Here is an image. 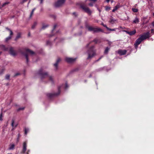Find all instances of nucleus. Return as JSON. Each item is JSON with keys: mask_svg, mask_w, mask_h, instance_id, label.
Instances as JSON below:
<instances>
[{"mask_svg": "<svg viewBox=\"0 0 154 154\" xmlns=\"http://www.w3.org/2000/svg\"><path fill=\"white\" fill-rule=\"evenodd\" d=\"M11 38V36H9L7 38H6L5 39V41L7 42L8 41H9V40H10Z\"/></svg>", "mask_w": 154, "mask_h": 154, "instance_id": "nucleus-25", "label": "nucleus"}, {"mask_svg": "<svg viewBox=\"0 0 154 154\" xmlns=\"http://www.w3.org/2000/svg\"><path fill=\"white\" fill-rule=\"evenodd\" d=\"M109 48H110L108 47H106L105 50V51H104V53L106 54H107L108 51L109 49Z\"/></svg>", "mask_w": 154, "mask_h": 154, "instance_id": "nucleus-21", "label": "nucleus"}, {"mask_svg": "<svg viewBox=\"0 0 154 154\" xmlns=\"http://www.w3.org/2000/svg\"><path fill=\"white\" fill-rule=\"evenodd\" d=\"M105 9L106 11L109 10L110 9V8L108 6H106L105 8Z\"/></svg>", "mask_w": 154, "mask_h": 154, "instance_id": "nucleus-35", "label": "nucleus"}, {"mask_svg": "<svg viewBox=\"0 0 154 154\" xmlns=\"http://www.w3.org/2000/svg\"><path fill=\"white\" fill-rule=\"evenodd\" d=\"M76 58H72L66 57L65 59V61L69 63H72L74 62L76 60Z\"/></svg>", "mask_w": 154, "mask_h": 154, "instance_id": "nucleus-9", "label": "nucleus"}, {"mask_svg": "<svg viewBox=\"0 0 154 154\" xmlns=\"http://www.w3.org/2000/svg\"><path fill=\"white\" fill-rule=\"evenodd\" d=\"M111 3H112L113 2V0H111Z\"/></svg>", "mask_w": 154, "mask_h": 154, "instance_id": "nucleus-50", "label": "nucleus"}, {"mask_svg": "<svg viewBox=\"0 0 154 154\" xmlns=\"http://www.w3.org/2000/svg\"><path fill=\"white\" fill-rule=\"evenodd\" d=\"M20 37H21V33H18L17 34L15 38V40H17V39H18V38H20Z\"/></svg>", "mask_w": 154, "mask_h": 154, "instance_id": "nucleus-20", "label": "nucleus"}, {"mask_svg": "<svg viewBox=\"0 0 154 154\" xmlns=\"http://www.w3.org/2000/svg\"><path fill=\"white\" fill-rule=\"evenodd\" d=\"M86 27L88 29V30L90 31H93L94 32H103L102 30L99 28L94 27L88 25H86Z\"/></svg>", "mask_w": 154, "mask_h": 154, "instance_id": "nucleus-6", "label": "nucleus"}, {"mask_svg": "<svg viewBox=\"0 0 154 154\" xmlns=\"http://www.w3.org/2000/svg\"><path fill=\"white\" fill-rule=\"evenodd\" d=\"M56 26H57V25H55L54 26V29H53L52 30V32H53V31H54V29H55L56 28Z\"/></svg>", "mask_w": 154, "mask_h": 154, "instance_id": "nucleus-40", "label": "nucleus"}, {"mask_svg": "<svg viewBox=\"0 0 154 154\" xmlns=\"http://www.w3.org/2000/svg\"><path fill=\"white\" fill-rule=\"evenodd\" d=\"M81 7L85 12L87 13L89 15H91L92 12L88 7H87L84 5H81Z\"/></svg>", "mask_w": 154, "mask_h": 154, "instance_id": "nucleus-7", "label": "nucleus"}, {"mask_svg": "<svg viewBox=\"0 0 154 154\" xmlns=\"http://www.w3.org/2000/svg\"><path fill=\"white\" fill-rule=\"evenodd\" d=\"M27 1V0H23L22 1V3H23L26 2Z\"/></svg>", "mask_w": 154, "mask_h": 154, "instance_id": "nucleus-44", "label": "nucleus"}, {"mask_svg": "<svg viewBox=\"0 0 154 154\" xmlns=\"http://www.w3.org/2000/svg\"><path fill=\"white\" fill-rule=\"evenodd\" d=\"M153 31V29H151V32H152Z\"/></svg>", "mask_w": 154, "mask_h": 154, "instance_id": "nucleus-48", "label": "nucleus"}, {"mask_svg": "<svg viewBox=\"0 0 154 154\" xmlns=\"http://www.w3.org/2000/svg\"><path fill=\"white\" fill-rule=\"evenodd\" d=\"M17 124L15 123L14 122V119H12L11 120V126L12 127V131H13L15 128L17 127Z\"/></svg>", "mask_w": 154, "mask_h": 154, "instance_id": "nucleus-11", "label": "nucleus"}, {"mask_svg": "<svg viewBox=\"0 0 154 154\" xmlns=\"http://www.w3.org/2000/svg\"><path fill=\"white\" fill-rule=\"evenodd\" d=\"M68 87V85L66 83L65 85H62L61 86H59L58 88V92L57 93H48L47 94V96L51 98L54 97L58 96L60 93V89L62 88H63L65 89Z\"/></svg>", "mask_w": 154, "mask_h": 154, "instance_id": "nucleus-3", "label": "nucleus"}, {"mask_svg": "<svg viewBox=\"0 0 154 154\" xmlns=\"http://www.w3.org/2000/svg\"><path fill=\"white\" fill-rule=\"evenodd\" d=\"M118 8V7L117 6H116L112 10V12H115L116 10Z\"/></svg>", "mask_w": 154, "mask_h": 154, "instance_id": "nucleus-28", "label": "nucleus"}, {"mask_svg": "<svg viewBox=\"0 0 154 154\" xmlns=\"http://www.w3.org/2000/svg\"><path fill=\"white\" fill-rule=\"evenodd\" d=\"M61 60L60 58H58L56 61V63L54 64V69L56 70L58 69V65L59 62Z\"/></svg>", "mask_w": 154, "mask_h": 154, "instance_id": "nucleus-12", "label": "nucleus"}, {"mask_svg": "<svg viewBox=\"0 0 154 154\" xmlns=\"http://www.w3.org/2000/svg\"><path fill=\"white\" fill-rule=\"evenodd\" d=\"M116 21V20L114 19L112 17L110 18L109 21V22L112 24L114 23Z\"/></svg>", "mask_w": 154, "mask_h": 154, "instance_id": "nucleus-18", "label": "nucleus"}, {"mask_svg": "<svg viewBox=\"0 0 154 154\" xmlns=\"http://www.w3.org/2000/svg\"><path fill=\"white\" fill-rule=\"evenodd\" d=\"M46 44L47 45H51V42L49 41H48L47 42Z\"/></svg>", "mask_w": 154, "mask_h": 154, "instance_id": "nucleus-31", "label": "nucleus"}, {"mask_svg": "<svg viewBox=\"0 0 154 154\" xmlns=\"http://www.w3.org/2000/svg\"><path fill=\"white\" fill-rule=\"evenodd\" d=\"M0 48L5 51L7 50V48H6L5 46L4 45H0Z\"/></svg>", "mask_w": 154, "mask_h": 154, "instance_id": "nucleus-17", "label": "nucleus"}, {"mask_svg": "<svg viewBox=\"0 0 154 154\" xmlns=\"http://www.w3.org/2000/svg\"><path fill=\"white\" fill-rule=\"evenodd\" d=\"M9 52L10 54L13 56H14L16 55V53L14 51L13 48L12 47H11L10 48Z\"/></svg>", "mask_w": 154, "mask_h": 154, "instance_id": "nucleus-14", "label": "nucleus"}, {"mask_svg": "<svg viewBox=\"0 0 154 154\" xmlns=\"http://www.w3.org/2000/svg\"><path fill=\"white\" fill-rule=\"evenodd\" d=\"M18 136H19H19H20V134H18Z\"/></svg>", "mask_w": 154, "mask_h": 154, "instance_id": "nucleus-59", "label": "nucleus"}, {"mask_svg": "<svg viewBox=\"0 0 154 154\" xmlns=\"http://www.w3.org/2000/svg\"><path fill=\"white\" fill-rule=\"evenodd\" d=\"M111 42H109V45H110V44H111Z\"/></svg>", "mask_w": 154, "mask_h": 154, "instance_id": "nucleus-54", "label": "nucleus"}, {"mask_svg": "<svg viewBox=\"0 0 154 154\" xmlns=\"http://www.w3.org/2000/svg\"><path fill=\"white\" fill-rule=\"evenodd\" d=\"M152 24L153 26L154 27V20L152 22Z\"/></svg>", "mask_w": 154, "mask_h": 154, "instance_id": "nucleus-43", "label": "nucleus"}, {"mask_svg": "<svg viewBox=\"0 0 154 154\" xmlns=\"http://www.w3.org/2000/svg\"><path fill=\"white\" fill-rule=\"evenodd\" d=\"M37 25V23L36 22H34V23H33V25L32 26V29H34L35 28V26H36Z\"/></svg>", "mask_w": 154, "mask_h": 154, "instance_id": "nucleus-24", "label": "nucleus"}, {"mask_svg": "<svg viewBox=\"0 0 154 154\" xmlns=\"http://www.w3.org/2000/svg\"><path fill=\"white\" fill-rule=\"evenodd\" d=\"M14 146L15 145L14 144H10L8 148V149L10 150H13L14 149Z\"/></svg>", "mask_w": 154, "mask_h": 154, "instance_id": "nucleus-16", "label": "nucleus"}, {"mask_svg": "<svg viewBox=\"0 0 154 154\" xmlns=\"http://www.w3.org/2000/svg\"><path fill=\"white\" fill-rule=\"evenodd\" d=\"M139 22V20L137 17H136L133 20V22L135 23H138Z\"/></svg>", "mask_w": 154, "mask_h": 154, "instance_id": "nucleus-19", "label": "nucleus"}, {"mask_svg": "<svg viewBox=\"0 0 154 154\" xmlns=\"http://www.w3.org/2000/svg\"><path fill=\"white\" fill-rule=\"evenodd\" d=\"M110 0H106V2H109V1Z\"/></svg>", "mask_w": 154, "mask_h": 154, "instance_id": "nucleus-49", "label": "nucleus"}, {"mask_svg": "<svg viewBox=\"0 0 154 154\" xmlns=\"http://www.w3.org/2000/svg\"><path fill=\"white\" fill-rule=\"evenodd\" d=\"M22 54L25 56L26 59L27 63H28L29 61L28 57L29 55H33L35 54V53L28 49H25V52H22Z\"/></svg>", "mask_w": 154, "mask_h": 154, "instance_id": "nucleus-4", "label": "nucleus"}, {"mask_svg": "<svg viewBox=\"0 0 154 154\" xmlns=\"http://www.w3.org/2000/svg\"><path fill=\"white\" fill-rule=\"evenodd\" d=\"M26 147H27V143L25 141L23 143V148L22 153L24 154L26 150Z\"/></svg>", "mask_w": 154, "mask_h": 154, "instance_id": "nucleus-10", "label": "nucleus"}, {"mask_svg": "<svg viewBox=\"0 0 154 154\" xmlns=\"http://www.w3.org/2000/svg\"><path fill=\"white\" fill-rule=\"evenodd\" d=\"M65 0H59L54 4L55 7L58 8L62 6L65 3Z\"/></svg>", "mask_w": 154, "mask_h": 154, "instance_id": "nucleus-8", "label": "nucleus"}, {"mask_svg": "<svg viewBox=\"0 0 154 154\" xmlns=\"http://www.w3.org/2000/svg\"><path fill=\"white\" fill-rule=\"evenodd\" d=\"M125 32L127 34L131 35H134L136 32V31L135 30L130 32L127 31H126Z\"/></svg>", "mask_w": 154, "mask_h": 154, "instance_id": "nucleus-15", "label": "nucleus"}, {"mask_svg": "<svg viewBox=\"0 0 154 154\" xmlns=\"http://www.w3.org/2000/svg\"><path fill=\"white\" fill-rule=\"evenodd\" d=\"M3 72V70H2L1 71H0V74H2V73Z\"/></svg>", "mask_w": 154, "mask_h": 154, "instance_id": "nucleus-47", "label": "nucleus"}, {"mask_svg": "<svg viewBox=\"0 0 154 154\" xmlns=\"http://www.w3.org/2000/svg\"><path fill=\"white\" fill-rule=\"evenodd\" d=\"M99 11L100 12V10H99Z\"/></svg>", "mask_w": 154, "mask_h": 154, "instance_id": "nucleus-55", "label": "nucleus"}, {"mask_svg": "<svg viewBox=\"0 0 154 154\" xmlns=\"http://www.w3.org/2000/svg\"><path fill=\"white\" fill-rule=\"evenodd\" d=\"M89 44H88V45H87V47H88V45H89Z\"/></svg>", "mask_w": 154, "mask_h": 154, "instance_id": "nucleus-52", "label": "nucleus"}, {"mask_svg": "<svg viewBox=\"0 0 154 154\" xmlns=\"http://www.w3.org/2000/svg\"><path fill=\"white\" fill-rule=\"evenodd\" d=\"M24 109V107H20V108H19L17 109V111H20V110H23Z\"/></svg>", "mask_w": 154, "mask_h": 154, "instance_id": "nucleus-33", "label": "nucleus"}, {"mask_svg": "<svg viewBox=\"0 0 154 154\" xmlns=\"http://www.w3.org/2000/svg\"><path fill=\"white\" fill-rule=\"evenodd\" d=\"M99 40L97 39H95L94 40V42H95V43H97L98 42Z\"/></svg>", "mask_w": 154, "mask_h": 154, "instance_id": "nucleus-36", "label": "nucleus"}, {"mask_svg": "<svg viewBox=\"0 0 154 154\" xmlns=\"http://www.w3.org/2000/svg\"><path fill=\"white\" fill-rule=\"evenodd\" d=\"M7 29L10 32V35L9 36H11V35H12L13 34V32H12L11 30V29Z\"/></svg>", "mask_w": 154, "mask_h": 154, "instance_id": "nucleus-30", "label": "nucleus"}, {"mask_svg": "<svg viewBox=\"0 0 154 154\" xmlns=\"http://www.w3.org/2000/svg\"><path fill=\"white\" fill-rule=\"evenodd\" d=\"M35 8H34V9H33L32 10V12H31V13L30 14V17H32V15H33V14L34 11H35Z\"/></svg>", "mask_w": 154, "mask_h": 154, "instance_id": "nucleus-27", "label": "nucleus"}, {"mask_svg": "<svg viewBox=\"0 0 154 154\" xmlns=\"http://www.w3.org/2000/svg\"><path fill=\"white\" fill-rule=\"evenodd\" d=\"M29 131V129L28 128H25L24 129L25 134L26 135Z\"/></svg>", "mask_w": 154, "mask_h": 154, "instance_id": "nucleus-23", "label": "nucleus"}, {"mask_svg": "<svg viewBox=\"0 0 154 154\" xmlns=\"http://www.w3.org/2000/svg\"><path fill=\"white\" fill-rule=\"evenodd\" d=\"M20 75V73L19 72H17L15 74L14 76H17L18 75Z\"/></svg>", "mask_w": 154, "mask_h": 154, "instance_id": "nucleus-37", "label": "nucleus"}, {"mask_svg": "<svg viewBox=\"0 0 154 154\" xmlns=\"http://www.w3.org/2000/svg\"><path fill=\"white\" fill-rule=\"evenodd\" d=\"M103 57V56L101 57L98 60H97V61H99V60H100L102 57Z\"/></svg>", "mask_w": 154, "mask_h": 154, "instance_id": "nucleus-45", "label": "nucleus"}, {"mask_svg": "<svg viewBox=\"0 0 154 154\" xmlns=\"http://www.w3.org/2000/svg\"><path fill=\"white\" fill-rule=\"evenodd\" d=\"M126 52L127 51L125 50H119L118 51V53L121 55H125L126 54Z\"/></svg>", "mask_w": 154, "mask_h": 154, "instance_id": "nucleus-13", "label": "nucleus"}, {"mask_svg": "<svg viewBox=\"0 0 154 154\" xmlns=\"http://www.w3.org/2000/svg\"><path fill=\"white\" fill-rule=\"evenodd\" d=\"M26 154H29V152H26Z\"/></svg>", "mask_w": 154, "mask_h": 154, "instance_id": "nucleus-53", "label": "nucleus"}, {"mask_svg": "<svg viewBox=\"0 0 154 154\" xmlns=\"http://www.w3.org/2000/svg\"><path fill=\"white\" fill-rule=\"evenodd\" d=\"M101 24L103 25L104 27H105L107 29V27H108L106 25H104L103 23H102Z\"/></svg>", "mask_w": 154, "mask_h": 154, "instance_id": "nucleus-38", "label": "nucleus"}, {"mask_svg": "<svg viewBox=\"0 0 154 154\" xmlns=\"http://www.w3.org/2000/svg\"><path fill=\"white\" fill-rule=\"evenodd\" d=\"M1 53H2V52H0V54H1Z\"/></svg>", "mask_w": 154, "mask_h": 154, "instance_id": "nucleus-57", "label": "nucleus"}, {"mask_svg": "<svg viewBox=\"0 0 154 154\" xmlns=\"http://www.w3.org/2000/svg\"><path fill=\"white\" fill-rule=\"evenodd\" d=\"M117 28H115L114 29H111L110 28H109L108 27H107V29L108 30L111 31H116V29H117Z\"/></svg>", "mask_w": 154, "mask_h": 154, "instance_id": "nucleus-26", "label": "nucleus"}, {"mask_svg": "<svg viewBox=\"0 0 154 154\" xmlns=\"http://www.w3.org/2000/svg\"><path fill=\"white\" fill-rule=\"evenodd\" d=\"M132 10L134 12H137L138 11V9L136 8H132Z\"/></svg>", "mask_w": 154, "mask_h": 154, "instance_id": "nucleus-32", "label": "nucleus"}, {"mask_svg": "<svg viewBox=\"0 0 154 154\" xmlns=\"http://www.w3.org/2000/svg\"><path fill=\"white\" fill-rule=\"evenodd\" d=\"M75 14V13H73V14Z\"/></svg>", "mask_w": 154, "mask_h": 154, "instance_id": "nucleus-56", "label": "nucleus"}, {"mask_svg": "<svg viewBox=\"0 0 154 154\" xmlns=\"http://www.w3.org/2000/svg\"><path fill=\"white\" fill-rule=\"evenodd\" d=\"M19 140V137L17 139V142H18Z\"/></svg>", "mask_w": 154, "mask_h": 154, "instance_id": "nucleus-46", "label": "nucleus"}, {"mask_svg": "<svg viewBox=\"0 0 154 154\" xmlns=\"http://www.w3.org/2000/svg\"><path fill=\"white\" fill-rule=\"evenodd\" d=\"M38 74L40 75L42 80L48 77L49 82L51 84H53L54 83V76L52 75H49L48 73L44 72L42 69L41 68L38 70Z\"/></svg>", "mask_w": 154, "mask_h": 154, "instance_id": "nucleus-1", "label": "nucleus"}, {"mask_svg": "<svg viewBox=\"0 0 154 154\" xmlns=\"http://www.w3.org/2000/svg\"><path fill=\"white\" fill-rule=\"evenodd\" d=\"M38 0L40 1V3L41 4L42 3L43 0Z\"/></svg>", "mask_w": 154, "mask_h": 154, "instance_id": "nucleus-42", "label": "nucleus"}, {"mask_svg": "<svg viewBox=\"0 0 154 154\" xmlns=\"http://www.w3.org/2000/svg\"><path fill=\"white\" fill-rule=\"evenodd\" d=\"M10 78V75L9 74H7L6 75L5 77V79H9Z\"/></svg>", "mask_w": 154, "mask_h": 154, "instance_id": "nucleus-29", "label": "nucleus"}, {"mask_svg": "<svg viewBox=\"0 0 154 154\" xmlns=\"http://www.w3.org/2000/svg\"><path fill=\"white\" fill-rule=\"evenodd\" d=\"M8 4V2H5V3H4L3 4V5H2V6H5V5H6L7 4Z\"/></svg>", "mask_w": 154, "mask_h": 154, "instance_id": "nucleus-39", "label": "nucleus"}, {"mask_svg": "<svg viewBox=\"0 0 154 154\" xmlns=\"http://www.w3.org/2000/svg\"><path fill=\"white\" fill-rule=\"evenodd\" d=\"M153 15L154 16V13H153Z\"/></svg>", "mask_w": 154, "mask_h": 154, "instance_id": "nucleus-58", "label": "nucleus"}, {"mask_svg": "<svg viewBox=\"0 0 154 154\" xmlns=\"http://www.w3.org/2000/svg\"><path fill=\"white\" fill-rule=\"evenodd\" d=\"M2 113H1L0 115V120L2 121Z\"/></svg>", "mask_w": 154, "mask_h": 154, "instance_id": "nucleus-34", "label": "nucleus"}, {"mask_svg": "<svg viewBox=\"0 0 154 154\" xmlns=\"http://www.w3.org/2000/svg\"><path fill=\"white\" fill-rule=\"evenodd\" d=\"M30 150L29 149L27 151V152H30Z\"/></svg>", "mask_w": 154, "mask_h": 154, "instance_id": "nucleus-51", "label": "nucleus"}, {"mask_svg": "<svg viewBox=\"0 0 154 154\" xmlns=\"http://www.w3.org/2000/svg\"><path fill=\"white\" fill-rule=\"evenodd\" d=\"M94 46H92L88 51L87 53L88 57L87 59H89L92 58L96 54V51L94 49Z\"/></svg>", "mask_w": 154, "mask_h": 154, "instance_id": "nucleus-5", "label": "nucleus"}, {"mask_svg": "<svg viewBox=\"0 0 154 154\" xmlns=\"http://www.w3.org/2000/svg\"><path fill=\"white\" fill-rule=\"evenodd\" d=\"M149 35V32H147L140 36V37L136 40L134 44L136 49L137 48L138 45L140 44L143 41L150 37Z\"/></svg>", "mask_w": 154, "mask_h": 154, "instance_id": "nucleus-2", "label": "nucleus"}, {"mask_svg": "<svg viewBox=\"0 0 154 154\" xmlns=\"http://www.w3.org/2000/svg\"><path fill=\"white\" fill-rule=\"evenodd\" d=\"M89 5L90 6H92L93 5V3H90L89 4Z\"/></svg>", "mask_w": 154, "mask_h": 154, "instance_id": "nucleus-41", "label": "nucleus"}, {"mask_svg": "<svg viewBox=\"0 0 154 154\" xmlns=\"http://www.w3.org/2000/svg\"><path fill=\"white\" fill-rule=\"evenodd\" d=\"M48 26V25L47 24H43L42 27V29H45Z\"/></svg>", "mask_w": 154, "mask_h": 154, "instance_id": "nucleus-22", "label": "nucleus"}]
</instances>
